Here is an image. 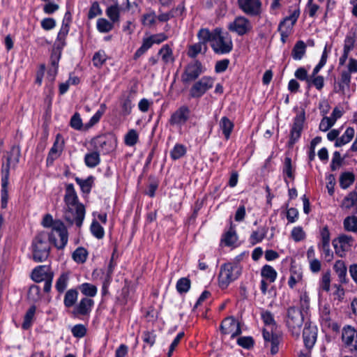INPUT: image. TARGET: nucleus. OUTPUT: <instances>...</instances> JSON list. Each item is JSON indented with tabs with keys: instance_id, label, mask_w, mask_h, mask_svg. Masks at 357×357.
<instances>
[{
	"instance_id": "nucleus-1",
	"label": "nucleus",
	"mask_w": 357,
	"mask_h": 357,
	"mask_svg": "<svg viewBox=\"0 0 357 357\" xmlns=\"http://www.w3.org/2000/svg\"><path fill=\"white\" fill-rule=\"evenodd\" d=\"M55 240L54 236H50L46 231H40L33 238L31 243V252L33 259L36 262H43L45 261L50 253V243L54 245Z\"/></svg>"
},
{
	"instance_id": "nucleus-2",
	"label": "nucleus",
	"mask_w": 357,
	"mask_h": 357,
	"mask_svg": "<svg viewBox=\"0 0 357 357\" xmlns=\"http://www.w3.org/2000/svg\"><path fill=\"white\" fill-rule=\"evenodd\" d=\"M42 224L45 227H52L50 236L59 238V240H55L54 246L59 250L63 249L68 240V231L64 224L61 220H54L50 214L44 216Z\"/></svg>"
},
{
	"instance_id": "nucleus-3",
	"label": "nucleus",
	"mask_w": 357,
	"mask_h": 357,
	"mask_svg": "<svg viewBox=\"0 0 357 357\" xmlns=\"http://www.w3.org/2000/svg\"><path fill=\"white\" fill-rule=\"evenodd\" d=\"M20 150L17 148H13L6 155V162L3 163L1 179V207L6 208L8 204V194L7 190L9 170L10 167H15L19 162Z\"/></svg>"
},
{
	"instance_id": "nucleus-4",
	"label": "nucleus",
	"mask_w": 357,
	"mask_h": 357,
	"mask_svg": "<svg viewBox=\"0 0 357 357\" xmlns=\"http://www.w3.org/2000/svg\"><path fill=\"white\" fill-rule=\"evenodd\" d=\"M211 47L215 54H226L229 53L233 49V43L230 34L227 31H222L221 29H215Z\"/></svg>"
},
{
	"instance_id": "nucleus-5",
	"label": "nucleus",
	"mask_w": 357,
	"mask_h": 357,
	"mask_svg": "<svg viewBox=\"0 0 357 357\" xmlns=\"http://www.w3.org/2000/svg\"><path fill=\"white\" fill-rule=\"evenodd\" d=\"M303 320L304 317L301 310L295 307H289L287 309L285 322L293 336L299 337Z\"/></svg>"
},
{
	"instance_id": "nucleus-6",
	"label": "nucleus",
	"mask_w": 357,
	"mask_h": 357,
	"mask_svg": "<svg viewBox=\"0 0 357 357\" xmlns=\"http://www.w3.org/2000/svg\"><path fill=\"white\" fill-rule=\"evenodd\" d=\"M241 273V268L237 264L227 263L220 268L218 275L219 285L222 289L227 288L228 285L236 280Z\"/></svg>"
},
{
	"instance_id": "nucleus-7",
	"label": "nucleus",
	"mask_w": 357,
	"mask_h": 357,
	"mask_svg": "<svg viewBox=\"0 0 357 357\" xmlns=\"http://www.w3.org/2000/svg\"><path fill=\"white\" fill-rule=\"evenodd\" d=\"M205 69L202 63L198 60H194L188 63L184 68L181 79L183 84H190L195 81Z\"/></svg>"
},
{
	"instance_id": "nucleus-8",
	"label": "nucleus",
	"mask_w": 357,
	"mask_h": 357,
	"mask_svg": "<svg viewBox=\"0 0 357 357\" xmlns=\"http://www.w3.org/2000/svg\"><path fill=\"white\" fill-rule=\"evenodd\" d=\"M85 216V208L84 205L66 206L64 212V218L70 224H75L80 227Z\"/></svg>"
},
{
	"instance_id": "nucleus-9",
	"label": "nucleus",
	"mask_w": 357,
	"mask_h": 357,
	"mask_svg": "<svg viewBox=\"0 0 357 357\" xmlns=\"http://www.w3.org/2000/svg\"><path fill=\"white\" fill-rule=\"evenodd\" d=\"M305 121V111L302 110L294 119V123L290 131V139L288 142L289 148H292L301 137Z\"/></svg>"
},
{
	"instance_id": "nucleus-10",
	"label": "nucleus",
	"mask_w": 357,
	"mask_h": 357,
	"mask_svg": "<svg viewBox=\"0 0 357 357\" xmlns=\"http://www.w3.org/2000/svg\"><path fill=\"white\" fill-rule=\"evenodd\" d=\"M213 84L214 79L212 77L204 76L192 86L190 89V96L193 98H199L211 89Z\"/></svg>"
},
{
	"instance_id": "nucleus-11",
	"label": "nucleus",
	"mask_w": 357,
	"mask_h": 357,
	"mask_svg": "<svg viewBox=\"0 0 357 357\" xmlns=\"http://www.w3.org/2000/svg\"><path fill=\"white\" fill-rule=\"evenodd\" d=\"M220 331L224 335H230L234 338L241 333L240 324L233 317H228L223 319L220 326Z\"/></svg>"
},
{
	"instance_id": "nucleus-12",
	"label": "nucleus",
	"mask_w": 357,
	"mask_h": 357,
	"mask_svg": "<svg viewBox=\"0 0 357 357\" xmlns=\"http://www.w3.org/2000/svg\"><path fill=\"white\" fill-rule=\"evenodd\" d=\"M190 110L186 105H182L174 112L169 119V123L172 126L181 128L189 120Z\"/></svg>"
},
{
	"instance_id": "nucleus-13",
	"label": "nucleus",
	"mask_w": 357,
	"mask_h": 357,
	"mask_svg": "<svg viewBox=\"0 0 357 357\" xmlns=\"http://www.w3.org/2000/svg\"><path fill=\"white\" fill-rule=\"evenodd\" d=\"M228 29L233 32H236L239 36H243L248 33L252 26L248 19L245 17H237L234 22L228 25Z\"/></svg>"
},
{
	"instance_id": "nucleus-14",
	"label": "nucleus",
	"mask_w": 357,
	"mask_h": 357,
	"mask_svg": "<svg viewBox=\"0 0 357 357\" xmlns=\"http://www.w3.org/2000/svg\"><path fill=\"white\" fill-rule=\"evenodd\" d=\"M239 8L247 15L257 16L261 13L260 0H238Z\"/></svg>"
},
{
	"instance_id": "nucleus-15",
	"label": "nucleus",
	"mask_w": 357,
	"mask_h": 357,
	"mask_svg": "<svg viewBox=\"0 0 357 357\" xmlns=\"http://www.w3.org/2000/svg\"><path fill=\"white\" fill-rule=\"evenodd\" d=\"M354 239L351 236L342 234L333 241V245L335 252L340 256L343 257L344 252L348 251L352 246Z\"/></svg>"
},
{
	"instance_id": "nucleus-16",
	"label": "nucleus",
	"mask_w": 357,
	"mask_h": 357,
	"mask_svg": "<svg viewBox=\"0 0 357 357\" xmlns=\"http://www.w3.org/2000/svg\"><path fill=\"white\" fill-rule=\"evenodd\" d=\"M94 305L93 299L84 297L81 299L79 303L74 307L72 314L74 317L89 316Z\"/></svg>"
},
{
	"instance_id": "nucleus-17",
	"label": "nucleus",
	"mask_w": 357,
	"mask_h": 357,
	"mask_svg": "<svg viewBox=\"0 0 357 357\" xmlns=\"http://www.w3.org/2000/svg\"><path fill=\"white\" fill-rule=\"evenodd\" d=\"M303 337L305 346L307 350H310L314 345L317 337V328L314 326L307 324L303 331Z\"/></svg>"
},
{
	"instance_id": "nucleus-18",
	"label": "nucleus",
	"mask_w": 357,
	"mask_h": 357,
	"mask_svg": "<svg viewBox=\"0 0 357 357\" xmlns=\"http://www.w3.org/2000/svg\"><path fill=\"white\" fill-rule=\"evenodd\" d=\"M342 340L344 345L349 349L357 345V332L350 326H346L342 329Z\"/></svg>"
},
{
	"instance_id": "nucleus-19",
	"label": "nucleus",
	"mask_w": 357,
	"mask_h": 357,
	"mask_svg": "<svg viewBox=\"0 0 357 357\" xmlns=\"http://www.w3.org/2000/svg\"><path fill=\"white\" fill-rule=\"evenodd\" d=\"M71 21L70 12H66L62 22L61 29L57 36V45L62 48L66 45V38L69 32V24Z\"/></svg>"
},
{
	"instance_id": "nucleus-20",
	"label": "nucleus",
	"mask_w": 357,
	"mask_h": 357,
	"mask_svg": "<svg viewBox=\"0 0 357 357\" xmlns=\"http://www.w3.org/2000/svg\"><path fill=\"white\" fill-rule=\"evenodd\" d=\"M50 275H54L50 266L41 265L36 267L31 273V278L36 282H40L50 278Z\"/></svg>"
},
{
	"instance_id": "nucleus-21",
	"label": "nucleus",
	"mask_w": 357,
	"mask_h": 357,
	"mask_svg": "<svg viewBox=\"0 0 357 357\" xmlns=\"http://www.w3.org/2000/svg\"><path fill=\"white\" fill-rule=\"evenodd\" d=\"M66 206H73L77 205H83L79 202L78 197L72 183L67 184L66 186V194L64 196Z\"/></svg>"
},
{
	"instance_id": "nucleus-22",
	"label": "nucleus",
	"mask_w": 357,
	"mask_h": 357,
	"mask_svg": "<svg viewBox=\"0 0 357 357\" xmlns=\"http://www.w3.org/2000/svg\"><path fill=\"white\" fill-rule=\"evenodd\" d=\"M219 126L226 139H229L234 129V125L227 116H223L220 122Z\"/></svg>"
},
{
	"instance_id": "nucleus-23",
	"label": "nucleus",
	"mask_w": 357,
	"mask_h": 357,
	"mask_svg": "<svg viewBox=\"0 0 357 357\" xmlns=\"http://www.w3.org/2000/svg\"><path fill=\"white\" fill-rule=\"evenodd\" d=\"M355 130L353 128L349 127L346 129L344 133L335 141V146L340 147L343 145L348 144L354 138Z\"/></svg>"
},
{
	"instance_id": "nucleus-24",
	"label": "nucleus",
	"mask_w": 357,
	"mask_h": 357,
	"mask_svg": "<svg viewBox=\"0 0 357 357\" xmlns=\"http://www.w3.org/2000/svg\"><path fill=\"white\" fill-rule=\"evenodd\" d=\"M306 45L303 40H298L294 45L291 56L295 60H301L305 55L306 52Z\"/></svg>"
},
{
	"instance_id": "nucleus-25",
	"label": "nucleus",
	"mask_w": 357,
	"mask_h": 357,
	"mask_svg": "<svg viewBox=\"0 0 357 357\" xmlns=\"http://www.w3.org/2000/svg\"><path fill=\"white\" fill-rule=\"evenodd\" d=\"M299 15V9L294 10L289 16L286 17L282 22H280L279 24L280 28L289 27V29H292L294 25L297 22Z\"/></svg>"
},
{
	"instance_id": "nucleus-26",
	"label": "nucleus",
	"mask_w": 357,
	"mask_h": 357,
	"mask_svg": "<svg viewBox=\"0 0 357 357\" xmlns=\"http://www.w3.org/2000/svg\"><path fill=\"white\" fill-rule=\"evenodd\" d=\"M334 270L338 276L340 282L341 283H346L347 282V267L344 262L341 260L337 261L334 265Z\"/></svg>"
},
{
	"instance_id": "nucleus-27",
	"label": "nucleus",
	"mask_w": 357,
	"mask_h": 357,
	"mask_svg": "<svg viewBox=\"0 0 357 357\" xmlns=\"http://www.w3.org/2000/svg\"><path fill=\"white\" fill-rule=\"evenodd\" d=\"M290 277L288 281V284L291 289H293L297 282H299L303 278L301 269L296 266H291L290 269Z\"/></svg>"
},
{
	"instance_id": "nucleus-28",
	"label": "nucleus",
	"mask_w": 357,
	"mask_h": 357,
	"mask_svg": "<svg viewBox=\"0 0 357 357\" xmlns=\"http://www.w3.org/2000/svg\"><path fill=\"white\" fill-rule=\"evenodd\" d=\"M76 183L80 186L81 190L84 193H89L93 184L94 177L89 176L86 179H82L78 177L75 178Z\"/></svg>"
},
{
	"instance_id": "nucleus-29",
	"label": "nucleus",
	"mask_w": 357,
	"mask_h": 357,
	"mask_svg": "<svg viewBox=\"0 0 357 357\" xmlns=\"http://www.w3.org/2000/svg\"><path fill=\"white\" fill-rule=\"evenodd\" d=\"M84 162L88 167L93 168L96 167L100 162L99 153L98 151H93L86 153L84 157Z\"/></svg>"
},
{
	"instance_id": "nucleus-30",
	"label": "nucleus",
	"mask_w": 357,
	"mask_h": 357,
	"mask_svg": "<svg viewBox=\"0 0 357 357\" xmlns=\"http://www.w3.org/2000/svg\"><path fill=\"white\" fill-rule=\"evenodd\" d=\"M261 276L268 280L270 282H273L277 278L276 271L270 265H264L261 271Z\"/></svg>"
},
{
	"instance_id": "nucleus-31",
	"label": "nucleus",
	"mask_w": 357,
	"mask_h": 357,
	"mask_svg": "<svg viewBox=\"0 0 357 357\" xmlns=\"http://www.w3.org/2000/svg\"><path fill=\"white\" fill-rule=\"evenodd\" d=\"M77 296L78 291L76 289H72L67 291L63 300L65 306L67 307L73 306L77 300Z\"/></svg>"
},
{
	"instance_id": "nucleus-32",
	"label": "nucleus",
	"mask_w": 357,
	"mask_h": 357,
	"mask_svg": "<svg viewBox=\"0 0 357 357\" xmlns=\"http://www.w3.org/2000/svg\"><path fill=\"white\" fill-rule=\"evenodd\" d=\"M158 54L161 56L165 63H172L174 61L172 50L168 45H165L159 50Z\"/></svg>"
},
{
	"instance_id": "nucleus-33",
	"label": "nucleus",
	"mask_w": 357,
	"mask_h": 357,
	"mask_svg": "<svg viewBox=\"0 0 357 357\" xmlns=\"http://www.w3.org/2000/svg\"><path fill=\"white\" fill-rule=\"evenodd\" d=\"M106 15L113 23L119 22L120 18V8L118 4L109 6Z\"/></svg>"
},
{
	"instance_id": "nucleus-34",
	"label": "nucleus",
	"mask_w": 357,
	"mask_h": 357,
	"mask_svg": "<svg viewBox=\"0 0 357 357\" xmlns=\"http://www.w3.org/2000/svg\"><path fill=\"white\" fill-rule=\"evenodd\" d=\"M357 202V192L352 191L346 196L342 203L341 207L345 209H350Z\"/></svg>"
},
{
	"instance_id": "nucleus-35",
	"label": "nucleus",
	"mask_w": 357,
	"mask_h": 357,
	"mask_svg": "<svg viewBox=\"0 0 357 357\" xmlns=\"http://www.w3.org/2000/svg\"><path fill=\"white\" fill-rule=\"evenodd\" d=\"M203 48L204 50V53H205L207 49L206 45L200 42L190 45L188 52V56L190 58H195L198 54L202 52Z\"/></svg>"
},
{
	"instance_id": "nucleus-36",
	"label": "nucleus",
	"mask_w": 357,
	"mask_h": 357,
	"mask_svg": "<svg viewBox=\"0 0 357 357\" xmlns=\"http://www.w3.org/2000/svg\"><path fill=\"white\" fill-rule=\"evenodd\" d=\"M354 175L351 172L342 173L340 178V185L342 188H349L354 182Z\"/></svg>"
},
{
	"instance_id": "nucleus-37",
	"label": "nucleus",
	"mask_w": 357,
	"mask_h": 357,
	"mask_svg": "<svg viewBox=\"0 0 357 357\" xmlns=\"http://www.w3.org/2000/svg\"><path fill=\"white\" fill-rule=\"evenodd\" d=\"M114 24L105 18H100L97 21V29L101 33H108L114 28Z\"/></svg>"
},
{
	"instance_id": "nucleus-38",
	"label": "nucleus",
	"mask_w": 357,
	"mask_h": 357,
	"mask_svg": "<svg viewBox=\"0 0 357 357\" xmlns=\"http://www.w3.org/2000/svg\"><path fill=\"white\" fill-rule=\"evenodd\" d=\"M157 16L153 10L145 13L142 17V23L144 26L151 27L155 24Z\"/></svg>"
},
{
	"instance_id": "nucleus-39",
	"label": "nucleus",
	"mask_w": 357,
	"mask_h": 357,
	"mask_svg": "<svg viewBox=\"0 0 357 357\" xmlns=\"http://www.w3.org/2000/svg\"><path fill=\"white\" fill-rule=\"evenodd\" d=\"M213 36L214 30L211 32L208 29H201L197 33L199 42L203 43L204 45H206L207 42H210L211 43Z\"/></svg>"
},
{
	"instance_id": "nucleus-40",
	"label": "nucleus",
	"mask_w": 357,
	"mask_h": 357,
	"mask_svg": "<svg viewBox=\"0 0 357 357\" xmlns=\"http://www.w3.org/2000/svg\"><path fill=\"white\" fill-rule=\"evenodd\" d=\"M36 312V306H31L25 314L24 321L22 323V328L27 330L30 328L33 318Z\"/></svg>"
},
{
	"instance_id": "nucleus-41",
	"label": "nucleus",
	"mask_w": 357,
	"mask_h": 357,
	"mask_svg": "<svg viewBox=\"0 0 357 357\" xmlns=\"http://www.w3.org/2000/svg\"><path fill=\"white\" fill-rule=\"evenodd\" d=\"M344 227L348 231L357 232V216H348L344 220Z\"/></svg>"
},
{
	"instance_id": "nucleus-42",
	"label": "nucleus",
	"mask_w": 357,
	"mask_h": 357,
	"mask_svg": "<svg viewBox=\"0 0 357 357\" xmlns=\"http://www.w3.org/2000/svg\"><path fill=\"white\" fill-rule=\"evenodd\" d=\"M81 292L86 296L93 297L97 294V288L95 285L89 283H84L79 287Z\"/></svg>"
},
{
	"instance_id": "nucleus-43",
	"label": "nucleus",
	"mask_w": 357,
	"mask_h": 357,
	"mask_svg": "<svg viewBox=\"0 0 357 357\" xmlns=\"http://www.w3.org/2000/svg\"><path fill=\"white\" fill-rule=\"evenodd\" d=\"M266 230L265 228H259L257 231H254L250 236V243L255 245L261 242L266 236Z\"/></svg>"
},
{
	"instance_id": "nucleus-44",
	"label": "nucleus",
	"mask_w": 357,
	"mask_h": 357,
	"mask_svg": "<svg viewBox=\"0 0 357 357\" xmlns=\"http://www.w3.org/2000/svg\"><path fill=\"white\" fill-rule=\"evenodd\" d=\"M351 79V76L349 72H346L345 70H343L341 73L340 79L338 84L340 90L344 92L346 88L348 89L349 87Z\"/></svg>"
},
{
	"instance_id": "nucleus-45",
	"label": "nucleus",
	"mask_w": 357,
	"mask_h": 357,
	"mask_svg": "<svg viewBox=\"0 0 357 357\" xmlns=\"http://www.w3.org/2000/svg\"><path fill=\"white\" fill-rule=\"evenodd\" d=\"M69 280V275L67 273H62L58 278L56 282V289L59 293H62L66 289L68 282Z\"/></svg>"
},
{
	"instance_id": "nucleus-46",
	"label": "nucleus",
	"mask_w": 357,
	"mask_h": 357,
	"mask_svg": "<svg viewBox=\"0 0 357 357\" xmlns=\"http://www.w3.org/2000/svg\"><path fill=\"white\" fill-rule=\"evenodd\" d=\"M186 153V149L185 146L181 144H177L174 146L173 149L170 152L171 158L173 160H178L183 157Z\"/></svg>"
},
{
	"instance_id": "nucleus-47",
	"label": "nucleus",
	"mask_w": 357,
	"mask_h": 357,
	"mask_svg": "<svg viewBox=\"0 0 357 357\" xmlns=\"http://www.w3.org/2000/svg\"><path fill=\"white\" fill-rule=\"evenodd\" d=\"M190 280L187 278H181L177 281L176 290L180 294L186 293L190 288Z\"/></svg>"
},
{
	"instance_id": "nucleus-48",
	"label": "nucleus",
	"mask_w": 357,
	"mask_h": 357,
	"mask_svg": "<svg viewBox=\"0 0 357 357\" xmlns=\"http://www.w3.org/2000/svg\"><path fill=\"white\" fill-rule=\"evenodd\" d=\"M87 251L82 247L77 248L73 253V259L77 263H84L86 260Z\"/></svg>"
},
{
	"instance_id": "nucleus-49",
	"label": "nucleus",
	"mask_w": 357,
	"mask_h": 357,
	"mask_svg": "<svg viewBox=\"0 0 357 357\" xmlns=\"http://www.w3.org/2000/svg\"><path fill=\"white\" fill-rule=\"evenodd\" d=\"M237 241V236L236 231L231 228L224 235L222 241L227 246L233 245Z\"/></svg>"
},
{
	"instance_id": "nucleus-50",
	"label": "nucleus",
	"mask_w": 357,
	"mask_h": 357,
	"mask_svg": "<svg viewBox=\"0 0 357 357\" xmlns=\"http://www.w3.org/2000/svg\"><path fill=\"white\" fill-rule=\"evenodd\" d=\"M138 141V134L134 129L130 130L125 136V144L128 146H132L137 144Z\"/></svg>"
},
{
	"instance_id": "nucleus-51",
	"label": "nucleus",
	"mask_w": 357,
	"mask_h": 357,
	"mask_svg": "<svg viewBox=\"0 0 357 357\" xmlns=\"http://www.w3.org/2000/svg\"><path fill=\"white\" fill-rule=\"evenodd\" d=\"M91 231L93 235L98 239H101L104 236L103 227L96 220L93 221L91 225Z\"/></svg>"
},
{
	"instance_id": "nucleus-52",
	"label": "nucleus",
	"mask_w": 357,
	"mask_h": 357,
	"mask_svg": "<svg viewBox=\"0 0 357 357\" xmlns=\"http://www.w3.org/2000/svg\"><path fill=\"white\" fill-rule=\"evenodd\" d=\"M61 146H59L58 142L56 141L49 152V155L47 159V162H49L50 160L51 162L54 161L56 158L59 157V153L61 152Z\"/></svg>"
},
{
	"instance_id": "nucleus-53",
	"label": "nucleus",
	"mask_w": 357,
	"mask_h": 357,
	"mask_svg": "<svg viewBox=\"0 0 357 357\" xmlns=\"http://www.w3.org/2000/svg\"><path fill=\"white\" fill-rule=\"evenodd\" d=\"M328 58V54L326 51V46L324 48V50L322 53L321 59L319 63L314 67L313 69L312 73L310 76L314 77L317 76L320 70L325 66Z\"/></svg>"
},
{
	"instance_id": "nucleus-54",
	"label": "nucleus",
	"mask_w": 357,
	"mask_h": 357,
	"mask_svg": "<svg viewBox=\"0 0 357 357\" xmlns=\"http://www.w3.org/2000/svg\"><path fill=\"white\" fill-rule=\"evenodd\" d=\"M40 289L38 286L31 285L28 291V298L33 302H36L40 299Z\"/></svg>"
},
{
	"instance_id": "nucleus-55",
	"label": "nucleus",
	"mask_w": 357,
	"mask_h": 357,
	"mask_svg": "<svg viewBox=\"0 0 357 357\" xmlns=\"http://www.w3.org/2000/svg\"><path fill=\"white\" fill-rule=\"evenodd\" d=\"M294 75L297 79L301 81H306L307 83L308 84V87H310V77H308L307 75V70L304 68H298L296 70Z\"/></svg>"
},
{
	"instance_id": "nucleus-56",
	"label": "nucleus",
	"mask_w": 357,
	"mask_h": 357,
	"mask_svg": "<svg viewBox=\"0 0 357 357\" xmlns=\"http://www.w3.org/2000/svg\"><path fill=\"white\" fill-rule=\"evenodd\" d=\"M356 42V37L354 34H349L346 36L344 45V50L347 52H350L351 50H353L354 47V44Z\"/></svg>"
},
{
	"instance_id": "nucleus-57",
	"label": "nucleus",
	"mask_w": 357,
	"mask_h": 357,
	"mask_svg": "<svg viewBox=\"0 0 357 357\" xmlns=\"http://www.w3.org/2000/svg\"><path fill=\"white\" fill-rule=\"evenodd\" d=\"M237 343L245 349H250L254 345V340L252 337H241L237 340Z\"/></svg>"
},
{
	"instance_id": "nucleus-58",
	"label": "nucleus",
	"mask_w": 357,
	"mask_h": 357,
	"mask_svg": "<svg viewBox=\"0 0 357 357\" xmlns=\"http://www.w3.org/2000/svg\"><path fill=\"white\" fill-rule=\"evenodd\" d=\"M106 61V55L104 52H96L93 57V63L96 67H100Z\"/></svg>"
},
{
	"instance_id": "nucleus-59",
	"label": "nucleus",
	"mask_w": 357,
	"mask_h": 357,
	"mask_svg": "<svg viewBox=\"0 0 357 357\" xmlns=\"http://www.w3.org/2000/svg\"><path fill=\"white\" fill-rule=\"evenodd\" d=\"M310 86L313 85L317 90H321L324 86V79L321 75L310 76Z\"/></svg>"
},
{
	"instance_id": "nucleus-60",
	"label": "nucleus",
	"mask_w": 357,
	"mask_h": 357,
	"mask_svg": "<svg viewBox=\"0 0 357 357\" xmlns=\"http://www.w3.org/2000/svg\"><path fill=\"white\" fill-rule=\"evenodd\" d=\"M261 317L265 325H275L273 315L270 311L263 310Z\"/></svg>"
},
{
	"instance_id": "nucleus-61",
	"label": "nucleus",
	"mask_w": 357,
	"mask_h": 357,
	"mask_svg": "<svg viewBox=\"0 0 357 357\" xmlns=\"http://www.w3.org/2000/svg\"><path fill=\"white\" fill-rule=\"evenodd\" d=\"M335 124L334 120L331 118L325 116L322 119L319 124V129L323 132H326Z\"/></svg>"
},
{
	"instance_id": "nucleus-62",
	"label": "nucleus",
	"mask_w": 357,
	"mask_h": 357,
	"mask_svg": "<svg viewBox=\"0 0 357 357\" xmlns=\"http://www.w3.org/2000/svg\"><path fill=\"white\" fill-rule=\"evenodd\" d=\"M59 59H60L59 54H58L55 52L52 54V55L50 56V60H51V64H52V67L54 68V70H52V69H50L49 72H48L49 74H51L53 76H54L56 74Z\"/></svg>"
},
{
	"instance_id": "nucleus-63",
	"label": "nucleus",
	"mask_w": 357,
	"mask_h": 357,
	"mask_svg": "<svg viewBox=\"0 0 357 357\" xmlns=\"http://www.w3.org/2000/svg\"><path fill=\"white\" fill-rule=\"evenodd\" d=\"M102 13V10L100 8L99 3L97 1H95L92 3L89 13H88V18L89 19H93L96 17L98 15H100Z\"/></svg>"
},
{
	"instance_id": "nucleus-64",
	"label": "nucleus",
	"mask_w": 357,
	"mask_h": 357,
	"mask_svg": "<svg viewBox=\"0 0 357 357\" xmlns=\"http://www.w3.org/2000/svg\"><path fill=\"white\" fill-rule=\"evenodd\" d=\"M72 333L76 337H83L86 333V328L82 324H77L72 328Z\"/></svg>"
}]
</instances>
